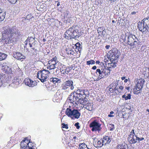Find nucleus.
<instances>
[{
    "label": "nucleus",
    "instance_id": "f257e3e1",
    "mask_svg": "<svg viewBox=\"0 0 149 149\" xmlns=\"http://www.w3.org/2000/svg\"><path fill=\"white\" fill-rule=\"evenodd\" d=\"M2 31V40H6L11 43L16 41L17 38H19L21 35L19 31L14 27L6 26Z\"/></svg>",
    "mask_w": 149,
    "mask_h": 149
},
{
    "label": "nucleus",
    "instance_id": "f03ea898",
    "mask_svg": "<svg viewBox=\"0 0 149 149\" xmlns=\"http://www.w3.org/2000/svg\"><path fill=\"white\" fill-rule=\"evenodd\" d=\"M82 92H80L81 93L79 94H76L74 93H71L70 95L69 96L68 99L70 103H74L76 104H78L79 103H81L82 102L81 101L85 100H84V98L81 97L84 93ZM84 96V95H83V96Z\"/></svg>",
    "mask_w": 149,
    "mask_h": 149
},
{
    "label": "nucleus",
    "instance_id": "7ed1b4c3",
    "mask_svg": "<svg viewBox=\"0 0 149 149\" xmlns=\"http://www.w3.org/2000/svg\"><path fill=\"white\" fill-rule=\"evenodd\" d=\"M65 113L68 117H70L72 119L74 118L78 119L81 116V113L77 109H72L67 108L66 110Z\"/></svg>",
    "mask_w": 149,
    "mask_h": 149
},
{
    "label": "nucleus",
    "instance_id": "20e7f679",
    "mask_svg": "<svg viewBox=\"0 0 149 149\" xmlns=\"http://www.w3.org/2000/svg\"><path fill=\"white\" fill-rule=\"evenodd\" d=\"M50 72L48 70L43 69L38 71L37 73V77L41 82L43 83L47 80L49 77L48 74Z\"/></svg>",
    "mask_w": 149,
    "mask_h": 149
},
{
    "label": "nucleus",
    "instance_id": "39448f33",
    "mask_svg": "<svg viewBox=\"0 0 149 149\" xmlns=\"http://www.w3.org/2000/svg\"><path fill=\"white\" fill-rule=\"evenodd\" d=\"M101 124L96 120H94L89 124V127L91 128V130L92 131H100L101 128Z\"/></svg>",
    "mask_w": 149,
    "mask_h": 149
},
{
    "label": "nucleus",
    "instance_id": "423d86ee",
    "mask_svg": "<svg viewBox=\"0 0 149 149\" xmlns=\"http://www.w3.org/2000/svg\"><path fill=\"white\" fill-rule=\"evenodd\" d=\"M25 84L29 87H33L36 85L37 82L36 81H33L30 79H26L24 80Z\"/></svg>",
    "mask_w": 149,
    "mask_h": 149
},
{
    "label": "nucleus",
    "instance_id": "0eeeda50",
    "mask_svg": "<svg viewBox=\"0 0 149 149\" xmlns=\"http://www.w3.org/2000/svg\"><path fill=\"white\" fill-rule=\"evenodd\" d=\"M13 56L16 59L20 60L21 61H23V60L26 58L25 56L22 55L21 53L18 52H15L14 53Z\"/></svg>",
    "mask_w": 149,
    "mask_h": 149
},
{
    "label": "nucleus",
    "instance_id": "6e6552de",
    "mask_svg": "<svg viewBox=\"0 0 149 149\" xmlns=\"http://www.w3.org/2000/svg\"><path fill=\"white\" fill-rule=\"evenodd\" d=\"M136 38V37L135 35L132 34H130L128 36L127 38V44L131 46Z\"/></svg>",
    "mask_w": 149,
    "mask_h": 149
},
{
    "label": "nucleus",
    "instance_id": "1a4fd4ad",
    "mask_svg": "<svg viewBox=\"0 0 149 149\" xmlns=\"http://www.w3.org/2000/svg\"><path fill=\"white\" fill-rule=\"evenodd\" d=\"M142 22H143V25L145 26L144 28L146 29V28H148V30H149V15L146 18H144L142 20Z\"/></svg>",
    "mask_w": 149,
    "mask_h": 149
},
{
    "label": "nucleus",
    "instance_id": "9d476101",
    "mask_svg": "<svg viewBox=\"0 0 149 149\" xmlns=\"http://www.w3.org/2000/svg\"><path fill=\"white\" fill-rule=\"evenodd\" d=\"M80 35L78 30H74L72 32V38L76 39L78 38Z\"/></svg>",
    "mask_w": 149,
    "mask_h": 149
},
{
    "label": "nucleus",
    "instance_id": "9b49d317",
    "mask_svg": "<svg viewBox=\"0 0 149 149\" xmlns=\"http://www.w3.org/2000/svg\"><path fill=\"white\" fill-rule=\"evenodd\" d=\"M103 140H102V142L105 143V145L109 144L111 140L110 137L108 136H105L103 137Z\"/></svg>",
    "mask_w": 149,
    "mask_h": 149
},
{
    "label": "nucleus",
    "instance_id": "f8f14e48",
    "mask_svg": "<svg viewBox=\"0 0 149 149\" xmlns=\"http://www.w3.org/2000/svg\"><path fill=\"white\" fill-rule=\"evenodd\" d=\"M104 71H103V69H101V70L99 69H97L96 70V73H98L99 74L98 78H100L101 79V78L104 77Z\"/></svg>",
    "mask_w": 149,
    "mask_h": 149
},
{
    "label": "nucleus",
    "instance_id": "ddd939ff",
    "mask_svg": "<svg viewBox=\"0 0 149 149\" xmlns=\"http://www.w3.org/2000/svg\"><path fill=\"white\" fill-rule=\"evenodd\" d=\"M6 13L0 8V22L3 21L5 17Z\"/></svg>",
    "mask_w": 149,
    "mask_h": 149
},
{
    "label": "nucleus",
    "instance_id": "4468645a",
    "mask_svg": "<svg viewBox=\"0 0 149 149\" xmlns=\"http://www.w3.org/2000/svg\"><path fill=\"white\" fill-rule=\"evenodd\" d=\"M65 83L66 86L69 87L70 86L71 89H73L74 86H73V82L72 80L71 79L68 80V81H66Z\"/></svg>",
    "mask_w": 149,
    "mask_h": 149
},
{
    "label": "nucleus",
    "instance_id": "2eb2a0df",
    "mask_svg": "<svg viewBox=\"0 0 149 149\" xmlns=\"http://www.w3.org/2000/svg\"><path fill=\"white\" fill-rule=\"evenodd\" d=\"M111 68V67H107V68L105 67L104 68L102 69H103V71L104 72V74L105 76L110 74V72L111 71V70L110 69Z\"/></svg>",
    "mask_w": 149,
    "mask_h": 149
},
{
    "label": "nucleus",
    "instance_id": "dca6fc26",
    "mask_svg": "<svg viewBox=\"0 0 149 149\" xmlns=\"http://www.w3.org/2000/svg\"><path fill=\"white\" fill-rule=\"evenodd\" d=\"M65 37L67 39H72V32L66 31L65 33Z\"/></svg>",
    "mask_w": 149,
    "mask_h": 149
},
{
    "label": "nucleus",
    "instance_id": "f3484780",
    "mask_svg": "<svg viewBox=\"0 0 149 149\" xmlns=\"http://www.w3.org/2000/svg\"><path fill=\"white\" fill-rule=\"evenodd\" d=\"M65 37L67 39H72V32L66 31L65 33Z\"/></svg>",
    "mask_w": 149,
    "mask_h": 149
},
{
    "label": "nucleus",
    "instance_id": "a211bd4d",
    "mask_svg": "<svg viewBox=\"0 0 149 149\" xmlns=\"http://www.w3.org/2000/svg\"><path fill=\"white\" fill-rule=\"evenodd\" d=\"M65 37L67 39H72V32L66 31L65 33Z\"/></svg>",
    "mask_w": 149,
    "mask_h": 149
},
{
    "label": "nucleus",
    "instance_id": "6ab92c4d",
    "mask_svg": "<svg viewBox=\"0 0 149 149\" xmlns=\"http://www.w3.org/2000/svg\"><path fill=\"white\" fill-rule=\"evenodd\" d=\"M50 81L53 82L54 84H55L56 83H59L61 82L60 79L56 78H50Z\"/></svg>",
    "mask_w": 149,
    "mask_h": 149
},
{
    "label": "nucleus",
    "instance_id": "aec40b11",
    "mask_svg": "<svg viewBox=\"0 0 149 149\" xmlns=\"http://www.w3.org/2000/svg\"><path fill=\"white\" fill-rule=\"evenodd\" d=\"M94 141L96 142L97 141V146H95L94 144V146L96 148L101 147L103 145V143L102 142H101L100 141H98L97 139L95 138L94 139Z\"/></svg>",
    "mask_w": 149,
    "mask_h": 149
},
{
    "label": "nucleus",
    "instance_id": "412c9836",
    "mask_svg": "<svg viewBox=\"0 0 149 149\" xmlns=\"http://www.w3.org/2000/svg\"><path fill=\"white\" fill-rule=\"evenodd\" d=\"M75 51L76 52H80L81 49V46L80 45V44L78 42L75 45Z\"/></svg>",
    "mask_w": 149,
    "mask_h": 149
},
{
    "label": "nucleus",
    "instance_id": "4be33fe9",
    "mask_svg": "<svg viewBox=\"0 0 149 149\" xmlns=\"http://www.w3.org/2000/svg\"><path fill=\"white\" fill-rule=\"evenodd\" d=\"M143 88H141V84H139V82H138L137 84L136 85V86L134 88V91H138L141 90Z\"/></svg>",
    "mask_w": 149,
    "mask_h": 149
},
{
    "label": "nucleus",
    "instance_id": "5701e85b",
    "mask_svg": "<svg viewBox=\"0 0 149 149\" xmlns=\"http://www.w3.org/2000/svg\"><path fill=\"white\" fill-rule=\"evenodd\" d=\"M82 91V93H83V94L82 95H84V96H82V97H81L82 98H84V100H85V99L86 98V95L85 93V90H81L80 89H78L77 90V92L75 93L76 94H79L81 93L80 92H81Z\"/></svg>",
    "mask_w": 149,
    "mask_h": 149
},
{
    "label": "nucleus",
    "instance_id": "b1692460",
    "mask_svg": "<svg viewBox=\"0 0 149 149\" xmlns=\"http://www.w3.org/2000/svg\"><path fill=\"white\" fill-rule=\"evenodd\" d=\"M20 82H21V80L16 77L14 78L13 80V83L16 85H18Z\"/></svg>",
    "mask_w": 149,
    "mask_h": 149
},
{
    "label": "nucleus",
    "instance_id": "393cba45",
    "mask_svg": "<svg viewBox=\"0 0 149 149\" xmlns=\"http://www.w3.org/2000/svg\"><path fill=\"white\" fill-rule=\"evenodd\" d=\"M26 140H23L21 142L20 145V147L22 148V149H24V148H25L26 146H27V143H26L25 142Z\"/></svg>",
    "mask_w": 149,
    "mask_h": 149
},
{
    "label": "nucleus",
    "instance_id": "a878e982",
    "mask_svg": "<svg viewBox=\"0 0 149 149\" xmlns=\"http://www.w3.org/2000/svg\"><path fill=\"white\" fill-rule=\"evenodd\" d=\"M66 53L68 54H70L73 55L75 53L74 51L70 48L66 49Z\"/></svg>",
    "mask_w": 149,
    "mask_h": 149
},
{
    "label": "nucleus",
    "instance_id": "bb28decb",
    "mask_svg": "<svg viewBox=\"0 0 149 149\" xmlns=\"http://www.w3.org/2000/svg\"><path fill=\"white\" fill-rule=\"evenodd\" d=\"M85 108L90 111H91L92 110V105H91V103H87L86 105Z\"/></svg>",
    "mask_w": 149,
    "mask_h": 149
},
{
    "label": "nucleus",
    "instance_id": "cd10ccee",
    "mask_svg": "<svg viewBox=\"0 0 149 149\" xmlns=\"http://www.w3.org/2000/svg\"><path fill=\"white\" fill-rule=\"evenodd\" d=\"M49 65H48L47 67V69H49V70L54 69L56 67V63L52 64L50 65V63H48Z\"/></svg>",
    "mask_w": 149,
    "mask_h": 149
},
{
    "label": "nucleus",
    "instance_id": "c85d7f7f",
    "mask_svg": "<svg viewBox=\"0 0 149 149\" xmlns=\"http://www.w3.org/2000/svg\"><path fill=\"white\" fill-rule=\"evenodd\" d=\"M4 68L6 69V72L8 74H10L12 73V70L10 68L6 66Z\"/></svg>",
    "mask_w": 149,
    "mask_h": 149
},
{
    "label": "nucleus",
    "instance_id": "c756f323",
    "mask_svg": "<svg viewBox=\"0 0 149 149\" xmlns=\"http://www.w3.org/2000/svg\"><path fill=\"white\" fill-rule=\"evenodd\" d=\"M137 136L136 135H135V136H134L132 138V140L131 141L130 143L131 144H135L136 142H137V139L136 138Z\"/></svg>",
    "mask_w": 149,
    "mask_h": 149
},
{
    "label": "nucleus",
    "instance_id": "7c9ffc66",
    "mask_svg": "<svg viewBox=\"0 0 149 149\" xmlns=\"http://www.w3.org/2000/svg\"><path fill=\"white\" fill-rule=\"evenodd\" d=\"M27 146H26V147L28 148H35V147L34 145L33 146V143H31L30 141L28 143H27Z\"/></svg>",
    "mask_w": 149,
    "mask_h": 149
},
{
    "label": "nucleus",
    "instance_id": "2f4dec72",
    "mask_svg": "<svg viewBox=\"0 0 149 149\" xmlns=\"http://www.w3.org/2000/svg\"><path fill=\"white\" fill-rule=\"evenodd\" d=\"M110 58V60L111 62H117L118 61V60H117V58H116V57H115V56L111 55Z\"/></svg>",
    "mask_w": 149,
    "mask_h": 149
},
{
    "label": "nucleus",
    "instance_id": "473e14b6",
    "mask_svg": "<svg viewBox=\"0 0 149 149\" xmlns=\"http://www.w3.org/2000/svg\"><path fill=\"white\" fill-rule=\"evenodd\" d=\"M7 55L4 53H1L0 52V61L5 59Z\"/></svg>",
    "mask_w": 149,
    "mask_h": 149
},
{
    "label": "nucleus",
    "instance_id": "72a5a7b5",
    "mask_svg": "<svg viewBox=\"0 0 149 149\" xmlns=\"http://www.w3.org/2000/svg\"><path fill=\"white\" fill-rule=\"evenodd\" d=\"M116 49H113L110 50L109 52V54H110V56L111 55H112V56H115V57H116Z\"/></svg>",
    "mask_w": 149,
    "mask_h": 149
},
{
    "label": "nucleus",
    "instance_id": "f704fd0d",
    "mask_svg": "<svg viewBox=\"0 0 149 149\" xmlns=\"http://www.w3.org/2000/svg\"><path fill=\"white\" fill-rule=\"evenodd\" d=\"M118 81H114L109 86V87H113V86L116 87L117 86L118 84Z\"/></svg>",
    "mask_w": 149,
    "mask_h": 149
},
{
    "label": "nucleus",
    "instance_id": "c9c22d12",
    "mask_svg": "<svg viewBox=\"0 0 149 149\" xmlns=\"http://www.w3.org/2000/svg\"><path fill=\"white\" fill-rule=\"evenodd\" d=\"M116 62H111V63H109V65H110V67H112L113 68H115L117 66Z\"/></svg>",
    "mask_w": 149,
    "mask_h": 149
},
{
    "label": "nucleus",
    "instance_id": "e433bc0d",
    "mask_svg": "<svg viewBox=\"0 0 149 149\" xmlns=\"http://www.w3.org/2000/svg\"><path fill=\"white\" fill-rule=\"evenodd\" d=\"M142 23L143 24V22H142V21L141 22H138V23H137L138 28L139 30L140 31H142Z\"/></svg>",
    "mask_w": 149,
    "mask_h": 149
},
{
    "label": "nucleus",
    "instance_id": "4c0bfd02",
    "mask_svg": "<svg viewBox=\"0 0 149 149\" xmlns=\"http://www.w3.org/2000/svg\"><path fill=\"white\" fill-rule=\"evenodd\" d=\"M138 82H139V84H141V88H143L144 83L145 82V80L141 78L139 80Z\"/></svg>",
    "mask_w": 149,
    "mask_h": 149
},
{
    "label": "nucleus",
    "instance_id": "58836bf2",
    "mask_svg": "<svg viewBox=\"0 0 149 149\" xmlns=\"http://www.w3.org/2000/svg\"><path fill=\"white\" fill-rule=\"evenodd\" d=\"M116 58H119V56L120 54V52L118 50L116 49Z\"/></svg>",
    "mask_w": 149,
    "mask_h": 149
},
{
    "label": "nucleus",
    "instance_id": "ea45409f",
    "mask_svg": "<svg viewBox=\"0 0 149 149\" xmlns=\"http://www.w3.org/2000/svg\"><path fill=\"white\" fill-rule=\"evenodd\" d=\"M95 61L94 60H90V61H87L86 62L87 64L90 65L95 64Z\"/></svg>",
    "mask_w": 149,
    "mask_h": 149
},
{
    "label": "nucleus",
    "instance_id": "a19ab883",
    "mask_svg": "<svg viewBox=\"0 0 149 149\" xmlns=\"http://www.w3.org/2000/svg\"><path fill=\"white\" fill-rule=\"evenodd\" d=\"M24 18L25 19L29 20L32 18H34V17L32 16L31 14H28L27 15L26 17H24Z\"/></svg>",
    "mask_w": 149,
    "mask_h": 149
},
{
    "label": "nucleus",
    "instance_id": "79ce46f5",
    "mask_svg": "<svg viewBox=\"0 0 149 149\" xmlns=\"http://www.w3.org/2000/svg\"><path fill=\"white\" fill-rule=\"evenodd\" d=\"M138 41V39L136 38H136L135 39V40H134V41H133V43H132L131 45V46H135L136 44L137 43V42Z\"/></svg>",
    "mask_w": 149,
    "mask_h": 149
},
{
    "label": "nucleus",
    "instance_id": "37998d69",
    "mask_svg": "<svg viewBox=\"0 0 149 149\" xmlns=\"http://www.w3.org/2000/svg\"><path fill=\"white\" fill-rule=\"evenodd\" d=\"M34 40V38H33L32 37H30V38H29V45H30V47H31L32 46V44L31 43V42H32V41H33Z\"/></svg>",
    "mask_w": 149,
    "mask_h": 149
},
{
    "label": "nucleus",
    "instance_id": "c03bdc74",
    "mask_svg": "<svg viewBox=\"0 0 149 149\" xmlns=\"http://www.w3.org/2000/svg\"><path fill=\"white\" fill-rule=\"evenodd\" d=\"M144 27H145V26L143 25V26L142 25V31H140L142 32H144L145 31L146 32H147V31H149L148 30L147 28H146V29H144V28H145Z\"/></svg>",
    "mask_w": 149,
    "mask_h": 149
},
{
    "label": "nucleus",
    "instance_id": "a18cd8bd",
    "mask_svg": "<svg viewBox=\"0 0 149 149\" xmlns=\"http://www.w3.org/2000/svg\"><path fill=\"white\" fill-rule=\"evenodd\" d=\"M109 125H110L111 126H109L110 127V130L111 131H113L114 130V128L113 127L114 126V125L113 124H109Z\"/></svg>",
    "mask_w": 149,
    "mask_h": 149
},
{
    "label": "nucleus",
    "instance_id": "49530a36",
    "mask_svg": "<svg viewBox=\"0 0 149 149\" xmlns=\"http://www.w3.org/2000/svg\"><path fill=\"white\" fill-rule=\"evenodd\" d=\"M79 146H81L85 149L86 148H88L87 145L85 144V143H81V144H79Z\"/></svg>",
    "mask_w": 149,
    "mask_h": 149
},
{
    "label": "nucleus",
    "instance_id": "de8ad7c7",
    "mask_svg": "<svg viewBox=\"0 0 149 149\" xmlns=\"http://www.w3.org/2000/svg\"><path fill=\"white\" fill-rule=\"evenodd\" d=\"M71 70V69L69 67H68V68H67L66 69H65V72L67 74H68L69 72L70 71V70Z\"/></svg>",
    "mask_w": 149,
    "mask_h": 149
},
{
    "label": "nucleus",
    "instance_id": "09e8293b",
    "mask_svg": "<svg viewBox=\"0 0 149 149\" xmlns=\"http://www.w3.org/2000/svg\"><path fill=\"white\" fill-rule=\"evenodd\" d=\"M131 95L130 94H127V95L126 96L125 100L130 99L131 98Z\"/></svg>",
    "mask_w": 149,
    "mask_h": 149
},
{
    "label": "nucleus",
    "instance_id": "8fccbe9b",
    "mask_svg": "<svg viewBox=\"0 0 149 149\" xmlns=\"http://www.w3.org/2000/svg\"><path fill=\"white\" fill-rule=\"evenodd\" d=\"M62 127H63V128H65L66 129H68V125L65 124L64 123H62Z\"/></svg>",
    "mask_w": 149,
    "mask_h": 149
},
{
    "label": "nucleus",
    "instance_id": "3c124183",
    "mask_svg": "<svg viewBox=\"0 0 149 149\" xmlns=\"http://www.w3.org/2000/svg\"><path fill=\"white\" fill-rule=\"evenodd\" d=\"M74 125V126H75L76 127V128L78 129H79L80 127L79 126V123L78 122L75 123Z\"/></svg>",
    "mask_w": 149,
    "mask_h": 149
},
{
    "label": "nucleus",
    "instance_id": "603ef678",
    "mask_svg": "<svg viewBox=\"0 0 149 149\" xmlns=\"http://www.w3.org/2000/svg\"><path fill=\"white\" fill-rule=\"evenodd\" d=\"M137 139V141H138V142H139L140 141H142L144 139V138L143 137L139 138L137 136L136 137Z\"/></svg>",
    "mask_w": 149,
    "mask_h": 149
},
{
    "label": "nucleus",
    "instance_id": "864d4df0",
    "mask_svg": "<svg viewBox=\"0 0 149 149\" xmlns=\"http://www.w3.org/2000/svg\"><path fill=\"white\" fill-rule=\"evenodd\" d=\"M18 0H8L10 2L12 3H15Z\"/></svg>",
    "mask_w": 149,
    "mask_h": 149
},
{
    "label": "nucleus",
    "instance_id": "5fc2aeb1",
    "mask_svg": "<svg viewBox=\"0 0 149 149\" xmlns=\"http://www.w3.org/2000/svg\"><path fill=\"white\" fill-rule=\"evenodd\" d=\"M103 30V29L101 27L98 28L97 29V31L98 33L99 32H102Z\"/></svg>",
    "mask_w": 149,
    "mask_h": 149
},
{
    "label": "nucleus",
    "instance_id": "6e6d98bb",
    "mask_svg": "<svg viewBox=\"0 0 149 149\" xmlns=\"http://www.w3.org/2000/svg\"><path fill=\"white\" fill-rule=\"evenodd\" d=\"M68 88L67 86H66V85H63L62 86V89L64 90H66Z\"/></svg>",
    "mask_w": 149,
    "mask_h": 149
},
{
    "label": "nucleus",
    "instance_id": "4d7b16f0",
    "mask_svg": "<svg viewBox=\"0 0 149 149\" xmlns=\"http://www.w3.org/2000/svg\"><path fill=\"white\" fill-rule=\"evenodd\" d=\"M106 31L105 29L103 30L102 31V35L103 36H105L106 34Z\"/></svg>",
    "mask_w": 149,
    "mask_h": 149
},
{
    "label": "nucleus",
    "instance_id": "13d9d810",
    "mask_svg": "<svg viewBox=\"0 0 149 149\" xmlns=\"http://www.w3.org/2000/svg\"><path fill=\"white\" fill-rule=\"evenodd\" d=\"M120 149H128V147L126 146H122Z\"/></svg>",
    "mask_w": 149,
    "mask_h": 149
},
{
    "label": "nucleus",
    "instance_id": "bf43d9fd",
    "mask_svg": "<svg viewBox=\"0 0 149 149\" xmlns=\"http://www.w3.org/2000/svg\"><path fill=\"white\" fill-rule=\"evenodd\" d=\"M117 90V91L120 93L121 92V91H120V90H119L118 88H117V86H116L115 87L114 90V91L115 90Z\"/></svg>",
    "mask_w": 149,
    "mask_h": 149
},
{
    "label": "nucleus",
    "instance_id": "052dcab7",
    "mask_svg": "<svg viewBox=\"0 0 149 149\" xmlns=\"http://www.w3.org/2000/svg\"><path fill=\"white\" fill-rule=\"evenodd\" d=\"M72 28L71 27L68 29V30H67L66 31L72 32Z\"/></svg>",
    "mask_w": 149,
    "mask_h": 149
},
{
    "label": "nucleus",
    "instance_id": "680f3d73",
    "mask_svg": "<svg viewBox=\"0 0 149 149\" xmlns=\"http://www.w3.org/2000/svg\"><path fill=\"white\" fill-rule=\"evenodd\" d=\"M132 140V138L130 137L129 136L128 138V140L130 142V143L131 141Z\"/></svg>",
    "mask_w": 149,
    "mask_h": 149
},
{
    "label": "nucleus",
    "instance_id": "e2e57ef3",
    "mask_svg": "<svg viewBox=\"0 0 149 149\" xmlns=\"http://www.w3.org/2000/svg\"><path fill=\"white\" fill-rule=\"evenodd\" d=\"M110 46L109 45H107L105 46V48L107 49H109L110 47Z\"/></svg>",
    "mask_w": 149,
    "mask_h": 149
},
{
    "label": "nucleus",
    "instance_id": "0e129e2a",
    "mask_svg": "<svg viewBox=\"0 0 149 149\" xmlns=\"http://www.w3.org/2000/svg\"><path fill=\"white\" fill-rule=\"evenodd\" d=\"M130 134H133L135 135V133L134 132V130H132V131L131 132H130Z\"/></svg>",
    "mask_w": 149,
    "mask_h": 149
},
{
    "label": "nucleus",
    "instance_id": "69168bd1",
    "mask_svg": "<svg viewBox=\"0 0 149 149\" xmlns=\"http://www.w3.org/2000/svg\"><path fill=\"white\" fill-rule=\"evenodd\" d=\"M33 42L32 43V44L34 45H35L36 44V41H35V39L33 40Z\"/></svg>",
    "mask_w": 149,
    "mask_h": 149
},
{
    "label": "nucleus",
    "instance_id": "338daca9",
    "mask_svg": "<svg viewBox=\"0 0 149 149\" xmlns=\"http://www.w3.org/2000/svg\"><path fill=\"white\" fill-rule=\"evenodd\" d=\"M134 135L133 134H130L129 136V137H130L132 138Z\"/></svg>",
    "mask_w": 149,
    "mask_h": 149
},
{
    "label": "nucleus",
    "instance_id": "774afa93",
    "mask_svg": "<svg viewBox=\"0 0 149 149\" xmlns=\"http://www.w3.org/2000/svg\"><path fill=\"white\" fill-rule=\"evenodd\" d=\"M124 88V87H123V86H119V88L120 89V90H123Z\"/></svg>",
    "mask_w": 149,
    "mask_h": 149
}]
</instances>
